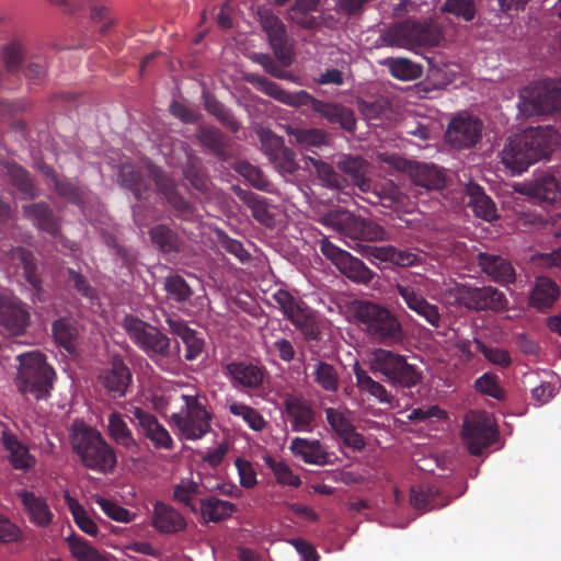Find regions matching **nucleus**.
I'll return each mask as SVG.
<instances>
[{"instance_id": "1", "label": "nucleus", "mask_w": 561, "mask_h": 561, "mask_svg": "<svg viewBox=\"0 0 561 561\" xmlns=\"http://www.w3.org/2000/svg\"><path fill=\"white\" fill-rule=\"evenodd\" d=\"M558 145L552 127H535L508 138L502 151V162L513 173H522L529 165L548 159Z\"/></svg>"}, {"instance_id": "2", "label": "nucleus", "mask_w": 561, "mask_h": 561, "mask_svg": "<svg viewBox=\"0 0 561 561\" xmlns=\"http://www.w3.org/2000/svg\"><path fill=\"white\" fill-rule=\"evenodd\" d=\"M162 399L163 414L183 438L197 440L210 431L211 415L205 407L204 398L174 390L164 394Z\"/></svg>"}, {"instance_id": "3", "label": "nucleus", "mask_w": 561, "mask_h": 561, "mask_svg": "<svg viewBox=\"0 0 561 561\" xmlns=\"http://www.w3.org/2000/svg\"><path fill=\"white\" fill-rule=\"evenodd\" d=\"M19 362L14 385L25 400H46L54 388L56 373L38 351L22 353L16 356Z\"/></svg>"}, {"instance_id": "4", "label": "nucleus", "mask_w": 561, "mask_h": 561, "mask_svg": "<svg viewBox=\"0 0 561 561\" xmlns=\"http://www.w3.org/2000/svg\"><path fill=\"white\" fill-rule=\"evenodd\" d=\"M71 446L82 465L100 473L112 472L117 463L113 447L101 433L85 424L75 425L71 434Z\"/></svg>"}, {"instance_id": "5", "label": "nucleus", "mask_w": 561, "mask_h": 561, "mask_svg": "<svg viewBox=\"0 0 561 561\" xmlns=\"http://www.w3.org/2000/svg\"><path fill=\"white\" fill-rule=\"evenodd\" d=\"M443 38L442 27L436 22L417 23L404 20L382 30L378 42L380 46L415 49L438 46Z\"/></svg>"}, {"instance_id": "6", "label": "nucleus", "mask_w": 561, "mask_h": 561, "mask_svg": "<svg viewBox=\"0 0 561 561\" xmlns=\"http://www.w3.org/2000/svg\"><path fill=\"white\" fill-rule=\"evenodd\" d=\"M354 314L359 325L373 340L383 344H397L403 341L402 325L389 309L370 301H357Z\"/></svg>"}, {"instance_id": "7", "label": "nucleus", "mask_w": 561, "mask_h": 561, "mask_svg": "<svg viewBox=\"0 0 561 561\" xmlns=\"http://www.w3.org/2000/svg\"><path fill=\"white\" fill-rule=\"evenodd\" d=\"M517 108L525 118L561 112V80L526 87L519 92Z\"/></svg>"}, {"instance_id": "8", "label": "nucleus", "mask_w": 561, "mask_h": 561, "mask_svg": "<svg viewBox=\"0 0 561 561\" xmlns=\"http://www.w3.org/2000/svg\"><path fill=\"white\" fill-rule=\"evenodd\" d=\"M369 367L374 374H381L393 385L403 388H412L422 379V374L404 356L389 350L377 348L371 354Z\"/></svg>"}, {"instance_id": "9", "label": "nucleus", "mask_w": 561, "mask_h": 561, "mask_svg": "<svg viewBox=\"0 0 561 561\" xmlns=\"http://www.w3.org/2000/svg\"><path fill=\"white\" fill-rule=\"evenodd\" d=\"M123 327L133 343L151 359L158 360L168 357L170 339L156 327L131 314L124 318Z\"/></svg>"}, {"instance_id": "10", "label": "nucleus", "mask_w": 561, "mask_h": 561, "mask_svg": "<svg viewBox=\"0 0 561 561\" xmlns=\"http://www.w3.org/2000/svg\"><path fill=\"white\" fill-rule=\"evenodd\" d=\"M273 299L284 316L304 334L307 340H316L320 333L312 310L288 290L278 289Z\"/></svg>"}, {"instance_id": "11", "label": "nucleus", "mask_w": 561, "mask_h": 561, "mask_svg": "<svg viewBox=\"0 0 561 561\" xmlns=\"http://www.w3.org/2000/svg\"><path fill=\"white\" fill-rule=\"evenodd\" d=\"M257 20L267 36L275 59L283 66L289 67L294 61L295 54L289 43L286 25L278 15L267 8H259Z\"/></svg>"}, {"instance_id": "12", "label": "nucleus", "mask_w": 561, "mask_h": 561, "mask_svg": "<svg viewBox=\"0 0 561 561\" xmlns=\"http://www.w3.org/2000/svg\"><path fill=\"white\" fill-rule=\"evenodd\" d=\"M456 299L460 306L472 311L501 312L508 305L505 294L493 286L461 285L456 290Z\"/></svg>"}, {"instance_id": "13", "label": "nucleus", "mask_w": 561, "mask_h": 561, "mask_svg": "<svg viewBox=\"0 0 561 561\" xmlns=\"http://www.w3.org/2000/svg\"><path fill=\"white\" fill-rule=\"evenodd\" d=\"M383 161L399 171L407 172L416 186L426 191H440L446 186L445 174L434 164L408 160L398 154H389Z\"/></svg>"}, {"instance_id": "14", "label": "nucleus", "mask_w": 561, "mask_h": 561, "mask_svg": "<svg viewBox=\"0 0 561 561\" xmlns=\"http://www.w3.org/2000/svg\"><path fill=\"white\" fill-rule=\"evenodd\" d=\"M321 253L330 260L339 271L353 282L367 284L373 278V272L363 261L354 257L347 251L332 243L328 238L320 240Z\"/></svg>"}, {"instance_id": "15", "label": "nucleus", "mask_w": 561, "mask_h": 561, "mask_svg": "<svg viewBox=\"0 0 561 561\" xmlns=\"http://www.w3.org/2000/svg\"><path fill=\"white\" fill-rule=\"evenodd\" d=\"M31 324L28 307L10 293H0V328L10 336H21Z\"/></svg>"}, {"instance_id": "16", "label": "nucleus", "mask_w": 561, "mask_h": 561, "mask_svg": "<svg viewBox=\"0 0 561 561\" xmlns=\"http://www.w3.org/2000/svg\"><path fill=\"white\" fill-rule=\"evenodd\" d=\"M300 107L308 106L320 118L329 124L339 125L342 129L354 133L356 129V118L353 110L337 102H328L312 96L306 91L302 95Z\"/></svg>"}, {"instance_id": "17", "label": "nucleus", "mask_w": 561, "mask_h": 561, "mask_svg": "<svg viewBox=\"0 0 561 561\" xmlns=\"http://www.w3.org/2000/svg\"><path fill=\"white\" fill-rule=\"evenodd\" d=\"M461 434L470 454L480 456L495 440L497 431L489 415L479 414L466 417Z\"/></svg>"}, {"instance_id": "18", "label": "nucleus", "mask_w": 561, "mask_h": 561, "mask_svg": "<svg viewBox=\"0 0 561 561\" xmlns=\"http://www.w3.org/2000/svg\"><path fill=\"white\" fill-rule=\"evenodd\" d=\"M325 419L335 436L341 440L342 446L362 451L366 442L362 434L356 431L355 425L350 419V411L344 409L327 408L324 410Z\"/></svg>"}, {"instance_id": "19", "label": "nucleus", "mask_w": 561, "mask_h": 561, "mask_svg": "<svg viewBox=\"0 0 561 561\" xmlns=\"http://www.w3.org/2000/svg\"><path fill=\"white\" fill-rule=\"evenodd\" d=\"M148 171L149 176L152 179L165 201L172 206L176 216L184 220L192 218L194 207L179 192L175 182L162 169L156 165L150 164Z\"/></svg>"}, {"instance_id": "20", "label": "nucleus", "mask_w": 561, "mask_h": 561, "mask_svg": "<svg viewBox=\"0 0 561 561\" xmlns=\"http://www.w3.org/2000/svg\"><path fill=\"white\" fill-rule=\"evenodd\" d=\"M99 380L111 398L121 399L127 394L133 375L122 357L113 356L108 365L101 370Z\"/></svg>"}, {"instance_id": "21", "label": "nucleus", "mask_w": 561, "mask_h": 561, "mask_svg": "<svg viewBox=\"0 0 561 561\" xmlns=\"http://www.w3.org/2000/svg\"><path fill=\"white\" fill-rule=\"evenodd\" d=\"M483 124L472 116L454 117L445 133V139L454 148L463 149L474 146L481 138Z\"/></svg>"}, {"instance_id": "22", "label": "nucleus", "mask_w": 561, "mask_h": 561, "mask_svg": "<svg viewBox=\"0 0 561 561\" xmlns=\"http://www.w3.org/2000/svg\"><path fill=\"white\" fill-rule=\"evenodd\" d=\"M224 373L234 388L259 389L264 383L266 370L263 366L240 360L226 364Z\"/></svg>"}, {"instance_id": "23", "label": "nucleus", "mask_w": 561, "mask_h": 561, "mask_svg": "<svg viewBox=\"0 0 561 561\" xmlns=\"http://www.w3.org/2000/svg\"><path fill=\"white\" fill-rule=\"evenodd\" d=\"M477 263L481 271L495 283L510 285L516 280V272L513 264L502 255L479 252Z\"/></svg>"}, {"instance_id": "24", "label": "nucleus", "mask_w": 561, "mask_h": 561, "mask_svg": "<svg viewBox=\"0 0 561 561\" xmlns=\"http://www.w3.org/2000/svg\"><path fill=\"white\" fill-rule=\"evenodd\" d=\"M284 410L294 432L313 430L316 411L308 400L298 396H288L284 401Z\"/></svg>"}, {"instance_id": "25", "label": "nucleus", "mask_w": 561, "mask_h": 561, "mask_svg": "<svg viewBox=\"0 0 561 561\" xmlns=\"http://www.w3.org/2000/svg\"><path fill=\"white\" fill-rule=\"evenodd\" d=\"M290 451L304 462L314 466L333 465V453H329L319 439L295 437L290 442Z\"/></svg>"}, {"instance_id": "26", "label": "nucleus", "mask_w": 561, "mask_h": 561, "mask_svg": "<svg viewBox=\"0 0 561 561\" xmlns=\"http://www.w3.org/2000/svg\"><path fill=\"white\" fill-rule=\"evenodd\" d=\"M131 414L141 433L152 442L156 448L171 449L173 447L171 435L153 414L141 408H135Z\"/></svg>"}, {"instance_id": "27", "label": "nucleus", "mask_w": 561, "mask_h": 561, "mask_svg": "<svg viewBox=\"0 0 561 561\" xmlns=\"http://www.w3.org/2000/svg\"><path fill=\"white\" fill-rule=\"evenodd\" d=\"M364 201L371 205H380L385 208H398L405 198L400 187L392 181H369V190L362 191Z\"/></svg>"}, {"instance_id": "28", "label": "nucleus", "mask_w": 561, "mask_h": 561, "mask_svg": "<svg viewBox=\"0 0 561 561\" xmlns=\"http://www.w3.org/2000/svg\"><path fill=\"white\" fill-rule=\"evenodd\" d=\"M398 295L403 299L409 309L424 318L432 327L440 325L442 317L436 305L430 304L421 294L409 285H398Z\"/></svg>"}, {"instance_id": "29", "label": "nucleus", "mask_w": 561, "mask_h": 561, "mask_svg": "<svg viewBox=\"0 0 561 561\" xmlns=\"http://www.w3.org/2000/svg\"><path fill=\"white\" fill-rule=\"evenodd\" d=\"M152 526L163 535L178 534L185 530L187 523L184 516L164 502H156L151 517Z\"/></svg>"}, {"instance_id": "30", "label": "nucleus", "mask_w": 561, "mask_h": 561, "mask_svg": "<svg viewBox=\"0 0 561 561\" xmlns=\"http://www.w3.org/2000/svg\"><path fill=\"white\" fill-rule=\"evenodd\" d=\"M536 203L548 206L560 197V188L557 179L551 174H541L524 185L520 191Z\"/></svg>"}, {"instance_id": "31", "label": "nucleus", "mask_w": 561, "mask_h": 561, "mask_svg": "<svg viewBox=\"0 0 561 561\" xmlns=\"http://www.w3.org/2000/svg\"><path fill=\"white\" fill-rule=\"evenodd\" d=\"M247 81L262 93L293 107H300L301 101L304 99L302 95L306 93L305 90L288 92L284 90L279 84L271 81L266 77L255 73L248 75Z\"/></svg>"}, {"instance_id": "32", "label": "nucleus", "mask_w": 561, "mask_h": 561, "mask_svg": "<svg viewBox=\"0 0 561 561\" xmlns=\"http://www.w3.org/2000/svg\"><path fill=\"white\" fill-rule=\"evenodd\" d=\"M1 443L9 454L8 460L13 469L26 472L35 467V457L30 453L28 447L19 440L12 432L2 431Z\"/></svg>"}, {"instance_id": "33", "label": "nucleus", "mask_w": 561, "mask_h": 561, "mask_svg": "<svg viewBox=\"0 0 561 561\" xmlns=\"http://www.w3.org/2000/svg\"><path fill=\"white\" fill-rule=\"evenodd\" d=\"M367 255L381 262H388L397 266L407 267L419 265L422 256L412 250L398 249L393 245H367L365 247Z\"/></svg>"}, {"instance_id": "34", "label": "nucleus", "mask_w": 561, "mask_h": 561, "mask_svg": "<svg viewBox=\"0 0 561 561\" xmlns=\"http://www.w3.org/2000/svg\"><path fill=\"white\" fill-rule=\"evenodd\" d=\"M22 209L24 216L30 219L37 229L47 232L54 238L59 236V219L47 203L39 202L24 205Z\"/></svg>"}, {"instance_id": "35", "label": "nucleus", "mask_w": 561, "mask_h": 561, "mask_svg": "<svg viewBox=\"0 0 561 561\" xmlns=\"http://www.w3.org/2000/svg\"><path fill=\"white\" fill-rule=\"evenodd\" d=\"M167 323L170 332L178 335L184 343L186 347L185 359L190 362L196 359L204 351V339L198 336L197 332L181 319L168 317Z\"/></svg>"}, {"instance_id": "36", "label": "nucleus", "mask_w": 561, "mask_h": 561, "mask_svg": "<svg viewBox=\"0 0 561 561\" xmlns=\"http://www.w3.org/2000/svg\"><path fill=\"white\" fill-rule=\"evenodd\" d=\"M107 432L111 439L131 456L140 453V446L134 437L131 430L118 412H112L108 415Z\"/></svg>"}, {"instance_id": "37", "label": "nucleus", "mask_w": 561, "mask_h": 561, "mask_svg": "<svg viewBox=\"0 0 561 561\" xmlns=\"http://www.w3.org/2000/svg\"><path fill=\"white\" fill-rule=\"evenodd\" d=\"M1 172L8 178L9 182L20 192L23 198L33 199L37 196L36 187L31 174L22 165L10 162H0Z\"/></svg>"}, {"instance_id": "38", "label": "nucleus", "mask_w": 561, "mask_h": 561, "mask_svg": "<svg viewBox=\"0 0 561 561\" xmlns=\"http://www.w3.org/2000/svg\"><path fill=\"white\" fill-rule=\"evenodd\" d=\"M410 504L416 511L426 512L444 507L447 502L443 501V496L436 486L422 483L411 488Z\"/></svg>"}, {"instance_id": "39", "label": "nucleus", "mask_w": 561, "mask_h": 561, "mask_svg": "<svg viewBox=\"0 0 561 561\" xmlns=\"http://www.w3.org/2000/svg\"><path fill=\"white\" fill-rule=\"evenodd\" d=\"M32 523L46 527L51 523L53 514L46 501L34 492L22 490L18 493Z\"/></svg>"}, {"instance_id": "40", "label": "nucleus", "mask_w": 561, "mask_h": 561, "mask_svg": "<svg viewBox=\"0 0 561 561\" xmlns=\"http://www.w3.org/2000/svg\"><path fill=\"white\" fill-rule=\"evenodd\" d=\"M118 182L128 188L136 199L141 201L148 197L150 184L144 172L130 163H125L118 172Z\"/></svg>"}, {"instance_id": "41", "label": "nucleus", "mask_w": 561, "mask_h": 561, "mask_svg": "<svg viewBox=\"0 0 561 561\" xmlns=\"http://www.w3.org/2000/svg\"><path fill=\"white\" fill-rule=\"evenodd\" d=\"M336 165L360 192L369 190V164L366 160L360 157L343 156Z\"/></svg>"}, {"instance_id": "42", "label": "nucleus", "mask_w": 561, "mask_h": 561, "mask_svg": "<svg viewBox=\"0 0 561 561\" xmlns=\"http://www.w3.org/2000/svg\"><path fill=\"white\" fill-rule=\"evenodd\" d=\"M236 511L237 506L233 503L216 496L202 499L198 507L205 523H220L231 517Z\"/></svg>"}, {"instance_id": "43", "label": "nucleus", "mask_w": 561, "mask_h": 561, "mask_svg": "<svg viewBox=\"0 0 561 561\" xmlns=\"http://www.w3.org/2000/svg\"><path fill=\"white\" fill-rule=\"evenodd\" d=\"M196 138L219 159L226 160L228 158L230 138L219 128L214 126H199L196 131Z\"/></svg>"}, {"instance_id": "44", "label": "nucleus", "mask_w": 561, "mask_h": 561, "mask_svg": "<svg viewBox=\"0 0 561 561\" xmlns=\"http://www.w3.org/2000/svg\"><path fill=\"white\" fill-rule=\"evenodd\" d=\"M467 194L469 197L468 206L472 208L477 217L486 221H492L497 218L494 202L484 193L480 185L470 183L467 186Z\"/></svg>"}, {"instance_id": "45", "label": "nucleus", "mask_w": 561, "mask_h": 561, "mask_svg": "<svg viewBox=\"0 0 561 561\" xmlns=\"http://www.w3.org/2000/svg\"><path fill=\"white\" fill-rule=\"evenodd\" d=\"M360 219L362 217L356 216L348 210L340 209L330 211L325 216L324 221L340 234L356 240L358 239Z\"/></svg>"}, {"instance_id": "46", "label": "nucleus", "mask_w": 561, "mask_h": 561, "mask_svg": "<svg viewBox=\"0 0 561 561\" xmlns=\"http://www.w3.org/2000/svg\"><path fill=\"white\" fill-rule=\"evenodd\" d=\"M559 287L554 280L547 276H540L536 279L535 288L530 296V304L538 310L550 308L558 299Z\"/></svg>"}, {"instance_id": "47", "label": "nucleus", "mask_w": 561, "mask_h": 561, "mask_svg": "<svg viewBox=\"0 0 561 561\" xmlns=\"http://www.w3.org/2000/svg\"><path fill=\"white\" fill-rule=\"evenodd\" d=\"M238 196L251 209V214L255 220L267 227L274 225V215L270 210L265 197L243 190H239Z\"/></svg>"}, {"instance_id": "48", "label": "nucleus", "mask_w": 561, "mask_h": 561, "mask_svg": "<svg viewBox=\"0 0 561 561\" xmlns=\"http://www.w3.org/2000/svg\"><path fill=\"white\" fill-rule=\"evenodd\" d=\"M53 336L56 343L68 353H73L77 347L79 331L72 319L59 318L53 322Z\"/></svg>"}, {"instance_id": "49", "label": "nucleus", "mask_w": 561, "mask_h": 561, "mask_svg": "<svg viewBox=\"0 0 561 561\" xmlns=\"http://www.w3.org/2000/svg\"><path fill=\"white\" fill-rule=\"evenodd\" d=\"M381 65L388 68L392 77L402 81L416 80L423 75L421 65L403 57L386 58Z\"/></svg>"}, {"instance_id": "50", "label": "nucleus", "mask_w": 561, "mask_h": 561, "mask_svg": "<svg viewBox=\"0 0 561 561\" xmlns=\"http://www.w3.org/2000/svg\"><path fill=\"white\" fill-rule=\"evenodd\" d=\"M152 243L163 253L179 252L182 249V240L169 226L159 224L149 230Z\"/></svg>"}, {"instance_id": "51", "label": "nucleus", "mask_w": 561, "mask_h": 561, "mask_svg": "<svg viewBox=\"0 0 561 561\" xmlns=\"http://www.w3.org/2000/svg\"><path fill=\"white\" fill-rule=\"evenodd\" d=\"M1 59L9 73L15 75L22 69L26 49L20 38H13L1 47Z\"/></svg>"}, {"instance_id": "52", "label": "nucleus", "mask_w": 561, "mask_h": 561, "mask_svg": "<svg viewBox=\"0 0 561 561\" xmlns=\"http://www.w3.org/2000/svg\"><path fill=\"white\" fill-rule=\"evenodd\" d=\"M353 371L356 378V386L360 391L368 392L379 402H391L392 397L388 393L387 389L380 382L374 380L358 363L354 365Z\"/></svg>"}, {"instance_id": "53", "label": "nucleus", "mask_w": 561, "mask_h": 561, "mask_svg": "<svg viewBox=\"0 0 561 561\" xmlns=\"http://www.w3.org/2000/svg\"><path fill=\"white\" fill-rule=\"evenodd\" d=\"M287 135L304 147H321L328 144V133L321 128L287 127Z\"/></svg>"}, {"instance_id": "54", "label": "nucleus", "mask_w": 561, "mask_h": 561, "mask_svg": "<svg viewBox=\"0 0 561 561\" xmlns=\"http://www.w3.org/2000/svg\"><path fill=\"white\" fill-rule=\"evenodd\" d=\"M163 285L168 299L176 304H186L194 295L192 287L179 274L168 275Z\"/></svg>"}, {"instance_id": "55", "label": "nucleus", "mask_w": 561, "mask_h": 561, "mask_svg": "<svg viewBox=\"0 0 561 561\" xmlns=\"http://www.w3.org/2000/svg\"><path fill=\"white\" fill-rule=\"evenodd\" d=\"M10 259L13 263H15L18 266H21L23 268L24 276L26 280L32 286H37L38 278L36 275L37 265L35 262V257L26 248L23 247H15L10 250Z\"/></svg>"}, {"instance_id": "56", "label": "nucleus", "mask_w": 561, "mask_h": 561, "mask_svg": "<svg viewBox=\"0 0 561 561\" xmlns=\"http://www.w3.org/2000/svg\"><path fill=\"white\" fill-rule=\"evenodd\" d=\"M66 541L68 542L72 556L78 561H111L106 556L100 553L80 536L72 534L66 539Z\"/></svg>"}, {"instance_id": "57", "label": "nucleus", "mask_w": 561, "mask_h": 561, "mask_svg": "<svg viewBox=\"0 0 561 561\" xmlns=\"http://www.w3.org/2000/svg\"><path fill=\"white\" fill-rule=\"evenodd\" d=\"M313 380L327 392H336L340 387V377L335 367L320 360L314 365Z\"/></svg>"}, {"instance_id": "58", "label": "nucleus", "mask_w": 561, "mask_h": 561, "mask_svg": "<svg viewBox=\"0 0 561 561\" xmlns=\"http://www.w3.org/2000/svg\"><path fill=\"white\" fill-rule=\"evenodd\" d=\"M206 111L214 115L225 127L229 128L232 133H237L241 125L233 116L232 112L219 102L216 98L208 95L205 98Z\"/></svg>"}, {"instance_id": "59", "label": "nucleus", "mask_w": 561, "mask_h": 561, "mask_svg": "<svg viewBox=\"0 0 561 561\" xmlns=\"http://www.w3.org/2000/svg\"><path fill=\"white\" fill-rule=\"evenodd\" d=\"M45 174L50 178L55 191L59 196L65 197L73 204L81 203L82 194L75 183L67 179H59L55 170L50 167L45 168Z\"/></svg>"}, {"instance_id": "60", "label": "nucleus", "mask_w": 561, "mask_h": 561, "mask_svg": "<svg viewBox=\"0 0 561 561\" xmlns=\"http://www.w3.org/2000/svg\"><path fill=\"white\" fill-rule=\"evenodd\" d=\"M201 492V486L197 482L191 480H182L174 486L173 499L183 504L192 513H197L198 507L194 502L195 496Z\"/></svg>"}, {"instance_id": "61", "label": "nucleus", "mask_w": 561, "mask_h": 561, "mask_svg": "<svg viewBox=\"0 0 561 561\" xmlns=\"http://www.w3.org/2000/svg\"><path fill=\"white\" fill-rule=\"evenodd\" d=\"M48 62L42 54L30 55L23 68L24 77L33 84H39L46 77Z\"/></svg>"}, {"instance_id": "62", "label": "nucleus", "mask_w": 561, "mask_h": 561, "mask_svg": "<svg viewBox=\"0 0 561 561\" xmlns=\"http://www.w3.org/2000/svg\"><path fill=\"white\" fill-rule=\"evenodd\" d=\"M308 161L314 168L318 179L322 182L323 186L336 190L342 187L343 179L330 163L312 157H308Z\"/></svg>"}, {"instance_id": "63", "label": "nucleus", "mask_w": 561, "mask_h": 561, "mask_svg": "<svg viewBox=\"0 0 561 561\" xmlns=\"http://www.w3.org/2000/svg\"><path fill=\"white\" fill-rule=\"evenodd\" d=\"M228 409L231 414L241 417L250 428L262 431L265 427L266 422L254 408L244 403L232 402Z\"/></svg>"}, {"instance_id": "64", "label": "nucleus", "mask_w": 561, "mask_h": 561, "mask_svg": "<svg viewBox=\"0 0 561 561\" xmlns=\"http://www.w3.org/2000/svg\"><path fill=\"white\" fill-rule=\"evenodd\" d=\"M69 510L76 525L87 535L96 536L99 528L95 522L89 516L85 508L75 499L67 500Z\"/></svg>"}]
</instances>
